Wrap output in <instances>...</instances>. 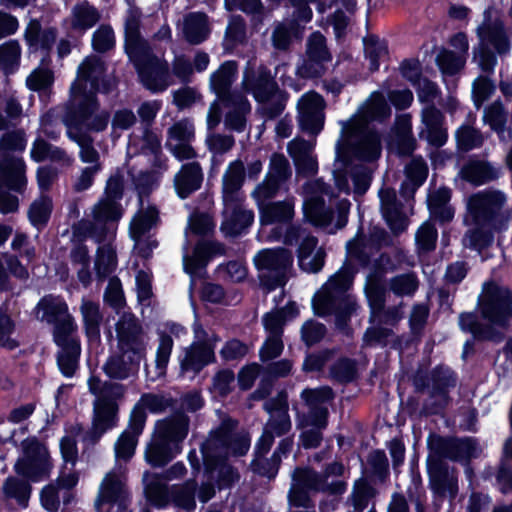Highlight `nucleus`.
<instances>
[{
	"mask_svg": "<svg viewBox=\"0 0 512 512\" xmlns=\"http://www.w3.org/2000/svg\"><path fill=\"white\" fill-rule=\"evenodd\" d=\"M477 310L485 323L473 313H462L459 326L478 340L500 342L512 321V291L495 282H486L478 296Z\"/></svg>",
	"mask_w": 512,
	"mask_h": 512,
	"instance_id": "f257e3e1",
	"label": "nucleus"
},
{
	"mask_svg": "<svg viewBox=\"0 0 512 512\" xmlns=\"http://www.w3.org/2000/svg\"><path fill=\"white\" fill-rule=\"evenodd\" d=\"M237 422L231 418L222 420L220 426L211 431L201 446L205 471L210 479H216L220 487L230 486L239 480V474L225 463L229 456L245 455L250 447L249 434L236 431Z\"/></svg>",
	"mask_w": 512,
	"mask_h": 512,
	"instance_id": "f03ea898",
	"label": "nucleus"
},
{
	"mask_svg": "<svg viewBox=\"0 0 512 512\" xmlns=\"http://www.w3.org/2000/svg\"><path fill=\"white\" fill-rule=\"evenodd\" d=\"M34 313L37 320L53 325V338L60 347L59 369L65 376H72L78 367L81 347L76 336L77 324L68 305L60 297L47 295L38 302Z\"/></svg>",
	"mask_w": 512,
	"mask_h": 512,
	"instance_id": "7ed1b4c3",
	"label": "nucleus"
},
{
	"mask_svg": "<svg viewBox=\"0 0 512 512\" xmlns=\"http://www.w3.org/2000/svg\"><path fill=\"white\" fill-rule=\"evenodd\" d=\"M117 352L103 366L112 379L124 380L137 374L146 355L147 343L140 321L130 312H123L115 324Z\"/></svg>",
	"mask_w": 512,
	"mask_h": 512,
	"instance_id": "20e7f679",
	"label": "nucleus"
},
{
	"mask_svg": "<svg viewBox=\"0 0 512 512\" xmlns=\"http://www.w3.org/2000/svg\"><path fill=\"white\" fill-rule=\"evenodd\" d=\"M189 426V417L180 411L156 421L145 450L146 461L154 467H162L170 462L181 451Z\"/></svg>",
	"mask_w": 512,
	"mask_h": 512,
	"instance_id": "39448f33",
	"label": "nucleus"
},
{
	"mask_svg": "<svg viewBox=\"0 0 512 512\" xmlns=\"http://www.w3.org/2000/svg\"><path fill=\"white\" fill-rule=\"evenodd\" d=\"M353 282V275L342 268L332 275L315 293L312 305L319 316L335 315L338 325L355 311L356 302L348 293Z\"/></svg>",
	"mask_w": 512,
	"mask_h": 512,
	"instance_id": "423d86ee",
	"label": "nucleus"
},
{
	"mask_svg": "<svg viewBox=\"0 0 512 512\" xmlns=\"http://www.w3.org/2000/svg\"><path fill=\"white\" fill-rule=\"evenodd\" d=\"M241 89L243 94L250 93L261 104V113L269 119L279 116L286 106V93L280 90L275 77L264 65L253 69L250 62L247 64L243 70Z\"/></svg>",
	"mask_w": 512,
	"mask_h": 512,
	"instance_id": "0eeeda50",
	"label": "nucleus"
},
{
	"mask_svg": "<svg viewBox=\"0 0 512 512\" xmlns=\"http://www.w3.org/2000/svg\"><path fill=\"white\" fill-rule=\"evenodd\" d=\"M88 387L94 395L93 421L88 437L92 443L115 425V417L118 410L117 401L123 398L125 387L122 384L102 382L97 377H90Z\"/></svg>",
	"mask_w": 512,
	"mask_h": 512,
	"instance_id": "6e6552de",
	"label": "nucleus"
},
{
	"mask_svg": "<svg viewBox=\"0 0 512 512\" xmlns=\"http://www.w3.org/2000/svg\"><path fill=\"white\" fill-rule=\"evenodd\" d=\"M258 278L268 291L284 287L291 276L293 255L283 247L262 249L253 258Z\"/></svg>",
	"mask_w": 512,
	"mask_h": 512,
	"instance_id": "1a4fd4ad",
	"label": "nucleus"
},
{
	"mask_svg": "<svg viewBox=\"0 0 512 512\" xmlns=\"http://www.w3.org/2000/svg\"><path fill=\"white\" fill-rule=\"evenodd\" d=\"M342 146H346L356 158L365 161H373L381 153L378 132L369 125L355 124V120L341 122V141L336 145L338 156Z\"/></svg>",
	"mask_w": 512,
	"mask_h": 512,
	"instance_id": "9d476101",
	"label": "nucleus"
},
{
	"mask_svg": "<svg viewBox=\"0 0 512 512\" xmlns=\"http://www.w3.org/2000/svg\"><path fill=\"white\" fill-rule=\"evenodd\" d=\"M507 196L497 189H485L471 194L466 199V224L498 225L501 224L503 209Z\"/></svg>",
	"mask_w": 512,
	"mask_h": 512,
	"instance_id": "9b49d317",
	"label": "nucleus"
},
{
	"mask_svg": "<svg viewBox=\"0 0 512 512\" xmlns=\"http://www.w3.org/2000/svg\"><path fill=\"white\" fill-rule=\"evenodd\" d=\"M160 213L157 206L145 199L139 200V208L129 224V235L134 241V250L142 258H149L158 247V240L150 231L158 226Z\"/></svg>",
	"mask_w": 512,
	"mask_h": 512,
	"instance_id": "f8f14e48",
	"label": "nucleus"
},
{
	"mask_svg": "<svg viewBox=\"0 0 512 512\" xmlns=\"http://www.w3.org/2000/svg\"><path fill=\"white\" fill-rule=\"evenodd\" d=\"M71 109L67 113L64 123L67 131H87L100 132L106 129L110 115L107 111L99 110V103L96 95L71 97Z\"/></svg>",
	"mask_w": 512,
	"mask_h": 512,
	"instance_id": "ddd939ff",
	"label": "nucleus"
},
{
	"mask_svg": "<svg viewBox=\"0 0 512 512\" xmlns=\"http://www.w3.org/2000/svg\"><path fill=\"white\" fill-rule=\"evenodd\" d=\"M122 216L121 205L109 198H102L92 209V220L82 219L72 226L73 237L78 241L93 238L96 242L104 240L106 224L118 221Z\"/></svg>",
	"mask_w": 512,
	"mask_h": 512,
	"instance_id": "4468645a",
	"label": "nucleus"
},
{
	"mask_svg": "<svg viewBox=\"0 0 512 512\" xmlns=\"http://www.w3.org/2000/svg\"><path fill=\"white\" fill-rule=\"evenodd\" d=\"M194 341L184 351L180 361V368L183 374L191 373L197 375L206 365L215 362V344L219 338L214 333L207 332L201 324L194 323Z\"/></svg>",
	"mask_w": 512,
	"mask_h": 512,
	"instance_id": "2eb2a0df",
	"label": "nucleus"
},
{
	"mask_svg": "<svg viewBox=\"0 0 512 512\" xmlns=\"http://www.w3.org/2000/svg\"><path fill=\"white\" fill-rule=\"evenodd\" d=\"M23 456L15 465V472L31 481H40L50 475L52 464L47 448L35 438L22 442Z\"/></svg>",
	"mask_w": 512,
	"mask_h": 512,
	"instance_id": "dca6fc26",
	"label": "nucleus"
},
{
	"mask_svg": "<svg viewBox=\"0 0 512 512\" xmlns=\"http://www.w3.org/2000/svg\"><path fill=\"white\" fill-rule=\"evenodd\" d=\"M143 86L153 93L166 90L171 84L168 63L153 55L150 51L130 57Z\"/></svg>",
	"mask_w": 512,
	"mask_h": 512,
	"instance_id": "f3484780",
	"label": "nucleus"
},
{
	"mask_svg": "<svg viewBox=\"0 0 512 512\" xmlns=\"http://www.w3.org/2000/svg\"><path fill=\"white\" fill-rule=\"evenodd\" d=\"M481 41V53L479 65L484 71H491L496 64V57L487 50L492 46L498 54H506L510 50V41L504 30L503 23L499 20L485 21L477 29Z\"/></svg>",
	"mask_w": 512,
	"mask_h": 512,
	"instance_id": "a211bd4d",
	"label": "nucleus"
},
{
	"mask_svg": "<svg viewBox=\"0 0 512 512\" xmlns=\"http://www.w3.org/2000/svg\"><path fill=\"white\" fill-rule=\"evenodd\" d=\"M291 176L292 168L288 159L283 154L273 153L264 180L252 192L253 198L257 203L274 198Z\"/></svg>",
	"mask_w": 512,
	"mask_h": 512,
	"instance_id": "6ab92c4d",
	"label": "nucleus"
},
{
	"mask_svg": "<svg viewBox=\"0 0 512 512\" xmlns=\"http://www.w3.org/2000/svg\"><path fill=\"white\" fill-rule=\"evenodd\" d=\"M305 217L315 226L326 227L333 221L332 211L325 207L323 195L332 197L329 187L320 179L307 182L303 187Z\"/></svg>",
	"mask_w": 512,
	"mask_h": 512,
	"instance_id": "aec40b11",
	"label": "nucleus"
},
{
	"mask_svg": "<svg viewBox=\"0 0 512 512\" xmlns=\"http://www.w3.org/2000/svg\"><path fill=\"white\" fill-rule=\"evenodd\" d=\"M194 137L195 128L191 120L180 119L167 129L166 147L178 161L193 160L197 157L191 145Z\"/></svg>",
	"mask_w": 512,
	"mask_h": 512,
	"instance_id": "412c9836",
	"label": "nucleus"
},
{
	"mask_svg": "<svg viewBox=\"0 0 512 512\" xmlns=\"http://www.w3.org/2000/svg\"><path fill=\"white\" fill-rule=\"evenodd\" d=\"M105 73L102 59L96 55L86 57L79 65L77 77L71 86V97L96 95L99 81Z\"/></svg>",
	"mask_w": 512,
	"mask_h": 512,
	"instance_id": "4be33fe9",
	"label": "nucleus"
},
{
	"mask_svg": "<svg viewBox=\"0 0 512 512\" xmlns=\"http://www.w3.org/2000/svg\"><path fill=\"white\" fill-rule=\"evenodd\" d=\"M455 385L453 373L448 368L438 367L434 369L426 385L428 399L425 402L427 413H438L449 401L448 389Z\"/></svg>",
	"mask_w": 512,
	"mask_h": 512,
	"instance_id": "5701e85b",
	"label": "nucleus"
},
{
	"mask_svg": "<svg viewBox=\"0 0 512 512\" xmlns=\"http://www.w3.org/2000/svg\"><path fill=\"white\" fill-rule=\"evenodd\" d=\"M299 123L302 130L317 134L324 124L325 102L316 92H308L298 101Z\"/></svg>",
	"mask_w": 512,
	"mask_h": 512,
	"instance_id": "b1692460",
	"label": "nucleus"
},
{
	"mask_svg": "<svg viewBox=\"0 0 512 512\" xmlns=\"http://www.w3.org/2000/svg\"><path fill=\"white\" fill-rule=\"evenodd\" d=\"M223 203V221L220 230L225 236H238L252 224L253 212L243 207L242 198H233L231 201L223 199Z\"/></svg>",
	"mask_w": 512,
	"mask_h": 512,
	"instance_id": "393cba45",
	"label": "nucleus"
},
{
	"mask_svg": "<svg viewBox=\"0 0 512 512\" xmlns=\"http://www.w3.org/2000/svg\"><path fill=\"white\" fill-rule=\"evenodd\" d=\"M391 238L389 234L380 227H372L369 238L357 235L347 243V250L350 257L357 259L362 264H367L372 254L382 247L389 246Z\"/></svg>",
	"mask_w": 512,
	"mask_h": 512,
	"instance_id": "a878e982",
	"label": "nucleus"
},
{
	"mask_svg": "<svg viewBox=\"0 0 512 512\" xmlns=\"http://www.w3.org/2000/svg\"><path fill=\"white\" fill-rule=\"evenodd\" d=\"M333 391L328 386L315 389H305L301 393V398L309 408L308 419L312 426L325 428L327 425L328 409L325 403L332 400Z\"/></svg>",
	"mask_w": 512,
	"mask_h": 512,
	"instance_id": "bb28decb",
	"label": "nucleus"
},
{
	"mask_svg": "<svg viewBox=\"0 0 512 512\" xmlns=\"http://www.w3.org/2000/svg\"><path fill=\"white\" fill-rule=\"evenodd\" d=\"M145 422L146 414L139 409H134L128 428L115 443V456L118 460L128 461L134 455L138 437L143 431Z\"/></svg>",
	"mask_w": 512,
	"mask_h": 512,
	"instance_id": "cd10ccee",
	"label": "nucleus"
},
{
	"mask_svg": "<svg viewBox=\"0 0 512 512\" xmlns=\"http://www.w3.org/2000/svg\"><path fill=\"white\" fill-rule=\"evenodd\" d=\"M391 115V108L383 93L375 91L359 106L356 113L348 120L355 124L369 125L372 121L383 122Z\"/></svg>",
	"mask_w": 512,
	"mask_h": 512,
	"instance_id": "c85d7f7f",
	"label": "nucleus"
},
{
	"mask_svg": "<svg viewBox=\"0 0 512 512\" xmlns=\"http://www.w3.org/2000/svg\"><path fill=\"white\" fill-rule=\"evenodd\" d=\"M238 74V64L229 60L222 63L216 71L210 75L209 85L219 101H225L234 95L243 94L240 90H232V85Z\"/></svg>",
	"mask_w": 512,
	"mask_h": 512,
	"instance_id": "c756f323",
	"label": "nucleus"
},
{
	"mask_svg": "<svg viewBox=\"0 0 512 512\" xmlns=\"http://www.w3.org/2000/svg\"><path fill=\"white\" fill-rule=\"evenodd\" d=\"M421 122L424 129L420 137H424L428 143L435 147L443 146L448 138L447 130L443 126L444 116L434 105H427L421 111Z\"/></svg>",
	"mask_w": 512,
	"mask_h": 512,
	"instance_id": "7c9ffc66",
	"label": "nucleus"
},
{
	"mask_svg": "<svg viewBox=\"0 0 512 512\" xmlns=\"http://www.w3.org/2000/svg\"><path fill=\"white\" fill-rule=\"evenodd\" d=\"M381 212L391 230L395 233L402 232L408 226V218L402 211L401 204L397 201L396 192L389 187H383L379 191Z\"/></svg>",
	"mask_w": 512,
	"mask_h": 512,
	"instance_id": "2f4dec72",
	"label": "nucleus"
},
{
	"mask_svg": "<svg viewBox=\"0 0 512 512\" xmlns=\"http://www.w3.org/2000/svg\"><path fill=\"white\" fill-rule=\"evenodd\" d=\"M203 179L204 174L200 163L192 161L181 166L174 176L173 185L177 195L181 199H186L200 189Z\"/></svg>",
	"mask_w": 512,
	"mask_h": 512,
	"instance_id": "473e14b6",
	"label": "nucleus"
},
{
	"mask_svg": "<svg viewBox=\"0 0 512 512\" xmlns=\"http://www.w3.org/2000/svg\"><path fill=\"white\" fill-rule=\"evenodd\" d=\"M292 480L299 483L307 490L316 492H328L330 494H341L346 489L344 481H333L328 483L321 473L308 468H297L292 474Z\"/></svg>",
	"mask_w": 512,
	"mask_h": 512,
	"instance_id": "72a5a7b5",
	"label": "nucleus"
},
{
	"mask_svg": "<svg viewBox=\"0 0 512 512\" xmlns=\"http://www.w3.org/2000/svg\"><path fill=\"white\" fill-rule=\"evenodd\" d=\"M183 39L191 45L204 42L210 35L208 16L203 12H190L178 23Z\"/></svg>",
	"mask_w": 512,
	"mask_h": 512,
	"instance_id": "f704fd0d",
	"label": "nucleus"
},
{
	"mask_svg": "<svg viewBox=\"0 0 512 512\" xmlns=\"http://www.w3.org/2000/svg\"><path fill=\"white\" fill-rule=\"evenodd\" d=\"M141 17L142 13L139 9L131 8L125 19V50L129 58L150 49L140 32Z\"/></svg>",
	"mask_w": 512,
	"mask_h": 512,
	"instance_id": "c9c22d12",
	"label": "nucleus"
},
{
	"mask_svg": "<svg viewBox=\"0 0 512 512\" xmlns=\"http://www.w3.org/2000/svg\"><path fill=\"white\" fill-rule=\"evenodd\" d=\"M431 444L441 457L452 460H466L477 454L476 442L471 438L444 439L438 437Z\"/></svg>",
	"mask_w": 512,
	"mask_h": 512,
	"instance_id": "e433bc0d",
	"label": "nucleus"
},
{
	"mask_svg": "<svg viewBox=\"0 0 512 512\" xmlns=\"http://www.w3.org/2000/svg\"><path fill=\"white\" fill-rule=\"evenodd\" d=\"M291 427L292 423L288 413H274L270 415L264 425L263 433L257 442V453L265 455L272 447L275 437L287 434Z\"/></svg>",
	"mask_w": 512,
	"mask_h": 512,
	"instance_id": "4c0bfd02",
	"label": "nucleus"
},
{
	"mask_svg": "<svg viewBox=\"0 0 512 512\" xmlns=\"http://www.w3.org/2000/svg\"><path fill=\"white\" fill-rule=\"evenodd\" d=\"M221 103L227 109L224 116L225 127L236 132L244 131L247 115L251 111V105L246 95L237 94Z\"/></svg>",
	"mask_w": 512,
	"mask_h": 512,
	"instance_id": "58836bf2",
	"label": "nucleus"
},
{
	"mask_svg": "<svg viewBox=\"0 0 512 512\" xmlns=\"http://www.w3.org/2000/svg\"><path fill=\"white\" fill-rule=\"evenodd\" d=\"M460 177L474 186H481L499 178L500 171L492 163L480 160L470 159L466 162L459 172Z\"/></svg>",
	"mask_w": 512,
	"mask_h": 512,
	"instance_id": "ea45409f",
	"label": "nucleus"
},
{
	"mask_svg": "<svg viewBox=\"0 0 512 512\" xmlns=\"http://www.w3.org/2000/svg\"><path fill=\"white\" fill-rule=\"evenodd\" d=\"M258 205L260 206V221L262 225L290 222L295 214V200L293 197L267 204L265 202L258 203Z\"/></svg>",
	"mask_w": 512,
	"mask_h": 512,
	"instance_id": "a19ab883",
	"label": "nucleus"
},
{
	"mask_svg": "<svg viewBox=\"0 0 512 512\" xmlns=\"http://www.w3.org/2000/svg\"><path fill=\"white\" fill-rule=\"evenodd\" d=\"M246 168L242 160L230 162L222 176V198L229 201L242 198L241 188L245 182Z\"/></svg>",
	"mask_w": 512,
	"mask_h": 512,
	"instance_id": "79ce46f5",
	"label": "nucleus"
},
{
	"mask_svg": "<svg viewBox=\"0 0 512 512\" xmlns=\"http://www.w3.org/2000/svg\"><path fill=\"white\" fill-rule=\"evenodd\" d=\"M25 162L22 158H0V181L20 192L26 185Z\"/></svg>",
	"mask_w": 512,
	"mask_h": 512,
	"instance_id": "37998d69",
	"label": "nucleus"
},
{
	"mask_svg": "<svg viewBox=\"0 0 512 512\" xmlns=\"http://www.w3.org/2000/svg\"><path fill=\"white\" fill-rule=\"evenodd\" d=\"M101 20L100 11L84 0L75 4L70 13L69 23L73 31L85 33Z\"/></svg>",
	"mask_w": 512,
	"mask_h": 512,
	"instance_id": "c03bdc74",
	"label": "nucleus"
},
{
	"mask_svg": "<svg viewBox=\"0 0 512 512\" xmlns=\"http://www.w3.org/2000/svg\"><path fill=\"white\" fill-rule=\"evenodd\" d=\"M451 190L447 187H439L428 195V208L432 218L440 222H450L454 217V208L449 204Z\"/></svg>",
	"mask_w": 512,
	"mask_h": 512,
	"instance_id": "a18cd8bd",
	"label": "nucleus"
},
{
	"mask_svg": "<svg viewBox=\"0 0 512 512\" xmlns=\"http://www.w3.org/2000/svg\"><path fill=\"white\" fill-rule=\"evenodd\" d=\"M364 291L373 314L381 312L385 306L386 297L383 271L373 270L367 275Z\"/></svg>",
	"mask_w": 512,
	"mask_h": 512,
	"instance_id": "49530a36",
	"label": "nucleus"
},
{
	"mask_svg": "<svg viewBox=\"0 0 512 512\" xmlns=\"http://www.w3.org/2000/svg\"><path fill=\"white\" fill-rule=\"evenodd\" d=\"M30 156L35 162L46 160L62 163L67 166L72 164V158L60 147L54 146L38 136L32 143Z\"/></svg>",
	"mask_w": 512,
	"mask_h": 512,
	"instance_id": "de8ad7c7",
	"label": "nucleus"
},
{
	"mask_svg": "<svg viewBox=\"0 0 512 512\" xmlns=\"http://www.w3.org/2000/svg\"><path fill=\"white\" fill-rule=\"evenodd\" d=\"M405 174L406 180L401 186V194L404 197H412L427 178V164L420 157L412 158L405 167Z\"/></svg>",
	"mask_w": 512,
	"mask_h": 512,
	"instance_id": "09e8293b",
	"label": "nucleus"
},
{
	"mask_svg": "<svg viewBox=\"0 0 512 512\" xmlns=\"http://www.w3.org/2000/svg\"><path fill=\"white\" fill-rule=\"evenodd\" d=\"M225 247L215 241L200 242L196 245L192 257L184 258L186 272L193 274L198 268L204 267L210 257L223 254Z\"/></svg>",
	"mask_w": 512,
	"mask_h": 512,
	"instance_id": "8fccbe9b",
	"label": "nucleus"
},
{
	"mask_svg": "<svg viewBox=\"0 0 512 512\" xmlns=\"http://www.w3.org/2000/svg\"><path fill=\"white\" fill-rule=\"evenodd\" d=\"M507 112L500 101L489 105L484 112V122L494 130L501 141L507 143L512 140V130L506 126Z\"/></svg>",
	"mask_w": 512,
	"mask_h": 512,
	"instance_id": "3c124183",
	"label": "nucleus"
},
{
	"mask_svg": "<svg viewBox=\"0 0 512 512\" xmlns=\"http://www.w3.org/2000/svg\"><path fill=\"white\" fill-rule=\"evenodd\" d=\"M297 314L294 304L286 305L284 308L266 313L262 322L267 336L282 338L283 328L288 318H293Z\"/></svg>",
	"mask_w": 512,
	"mask_h": 512,
	"instance_id": "603ef678",
	"label": "nucleus"
},
{
	"mask_svg": "<svg viewBox=\"0 0 512 512\" xmlns=\"http://www.w3.org/2000/svg\"><path fill=\"white\" fill-rule=\"evenodd\" d=\"M292 447H293V439L291 437H286V438L282 439L279 442L277 449L271 456V465L269 468H266L263 465L262 460L260 459L261 455H259L256 451L255 452L256 457L252 462L253 470L262 476H266L268 478H273L278 471V468H279L281 460H282V456L287 455L292 450Z\"/></svg>",
	"mask_w": 512,
	"mask_h": 512,
	"instance_id": "864d4df0",
	"label": "nucleus"
},
{
	"mask_svg": "<svg viewBox=\"0 0 512 512\" xmlns=\"http://www.w3.org/2000/svg\"><path fill=\"white\" fill-rule=\"evenodd\" d=\"M24 37L29 46L49 50L56 40L57 33L54 28L42 29L39 21L32 19L26 27Z\"/></svg>",
	"mask_w": 512,
	"mask_h": 512,
	"instance_id": "5fc2aeb1",
	"label": "nucleus"
},
{
	"mask_svg": "<svg viewBox=\"0 0 512 512\" xmlns=\"http://www.w3.org/2000/svg\"><path fill=\"white\" fill-rule=\"evenodd\" d=\"M80 312L83 318L86 335L89 339L99 340L100 338V325L103 320L102 313L100 312V305L91 300L83 299Z\"/></svg>",
	"mask_w": 512,
	"mask_h": 512,
	"instance_id": "6e6d98bb",
	"label": "nucleus"
},
{
	"mask_svg": "<svg viewBox=\"0 0 512 512\" xmlns=\"http://www.w3.org/2000/svg\"><path fill=\"white\" fill-rule=\"evenodd\" d=\"M67 136L72 141L76 142L80 148L79 157L83 163L90 164V166L98 165L101 170L102 165L100 162V154L94 147V139L86 132L81 131H67Z\"/></svg>",
	"mask_w": 512,
	"mask_h": 512,
	"instance_id": "4d7b16f0",
	"label": "nucleus"
},
{
	"mask_svg": "<svg viewBox=\"0 0 512 512\" xmlns=\"http://www.w3.org/2000/svg\"><path fill=\"white\" fill-rule=\"evenodd\" d=\"M433 489L440 495L449 494L454 497L457 493V479L441 464L432 465L429 469Z\"/></svg>",
	"mask_w": 512,
	"mask_h": 512,
	"instance_id": "13d9d810",
	"label": "nucleus"
},
{
	"mask_svg": "<svg viewBox=\"0 0 512 512\" xmlns=\"http://www.w3.org/2000/svg\"><path fill=\"white\" fill-rule=\"evenodd\" d=\"M162 480L159 474H144L146 496L152 504L158 507H164L170 501L168 487Z\"/></svg>",
	"mask_w": 512,
	"mask_h": 512,
	"instance_id": "bf43d9fd",
	"label": "nucleus"
},
{
	"mask_svg": "<svg viewBox=\"0 0 512 512\" xmlns=\"http://www.w3.org/2000/svg\"><path fill=\"white\" fill-rule=\"evenodd\" d=\"M116 267L117 255L114 247L111 244L100 246L94 261V269L97 277L100 280H104L115 271Z\"/></svg>",
	"mask_w": 512,
	"mask_h": 512,
	"instance_id": "052dcab7",
	"label": "nucleus"
},
{
	"mask_svg": "<svg viewBox=\"0 0 512 512\" xmlns=\"http://www.w3.org/2000/svg\"><path fill=\"white\" fill-rule=\"evenodd\" d=\"M463 237V245L471 249L481 250L487 247L492 239V231L497 229L498 225H479L473 224Z\"/></svg>",
	"mask_w": 512,
	"mask_h": 512,
	"instance_id": "680f3d73",
	"label": "nucleus"
},
{
	"mask_svg": "<svg viewBox=\"0 0 512 512\" xmlns=\"http://www.w3.org/2000/svg\"><path fill=\"white\" fill-rule=\"evenodd\" d=\"M26 144V133L23 129L3 133L0 137V158H17L11 153L24 151Z\"/></svg>",
	"mask_w": 512,
	"mask_h": 512,
	"instance_id": "e2e57ef3",
	"label": "nucleus"
},
{
	"mask_svg": "<svg viewBox=\"0 0 512 512\" xmlns=\"http://www.w3.org/2000/svg\"><path fill=\"white\" fill-rule=\"evenodd\" d=\"M2 490L6 498L15 499L19 505L27 506L32 488L26 480L8 477L3 484Z\"/></svg>",
	"mask_w": 512,
	"mask_h": 512,
	"instance_id": "0e129e2a",
	"label": "nucleus"
},
{
	"mask_svg": "<svg viewBox=\"0 0 512 512\" xmlns=\"http://www.w3.org/2000/svg\"><path fill=\"white\" fill-rule=\"evenodd\" d=\"M296 36V25L294 22H277L273 26L271 34L272 46L278 51H288Z\"/></svg>",
	"mask_w": 512,
	"mask_h": 512,
	"instance_id": "69168bd1",
	"label": "nucleus"
},
{
	"mask_svg": "<svg viewBox=\"0 0 512 512\" xmlns=\"http://www.w3.org/2000/svg\"><path fill=\"white\" fill-rule=\"evenodd\" d=\"M364 52L366 58L370 61L369 68L372 72L378 70L380 62L388 56L386 43L374 35L364 38Z\"/></svg>",
	"mask_w": 512,
	"mask_h": 512,
	"instance_id": "338daca9",
	"label": "nucleus"
},
{
	"mask_svg": "<svg viewBox=\"0 0 512 512\" xmlns=\"http://www.w3.org/2000/svg\"><path fill=\"white\" fill-rule=\"evenodd\" d=\"M123 493V483L115 473H108L100 487L99 496L95 502L99 507L103 502H113L121 497Z\"/></svg>",
	"mask_w": 512,
	"mask_h": 512,
	"instance_id": "774afa93",
	"label": "nucleus"
}]
</instances>
